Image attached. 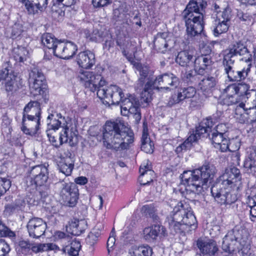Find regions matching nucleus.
<instances>
[{"label": "nucleus", "instance_id": "nucleus-37", "mask_svg": "<svg viewBox=\"0 0 256 256\" xmlns=\"http://www.w3.org/2000/svg\"><path fill=\"white\" fill-rule=\"evenodd\" d=\"M198 138H200V136L199 134H196V129L194 134H190L183 143L180 144L176 148V152L178 154L182 152L183 150L186 151L190 149L192 142H196Z\"/></svg>", "mask_w": 256, "mask_h": 256}, {"label": "nucleus", "instance_id": "nucleus-30", "mask_svg": "<svg viewBox=\"0 0 256 256\" xmlns=\"http://www.w3.org/2000/svg\"><path fill=\"white\" fill-rule=\"evenodd\" d=\"M212 63L208 54H202L195 58L194 62V70L199 74H203L206 69Z\"/></svg>", "mask_w": 256, "mask_h": 256}, {"label": "nucleus", "instance_id": "nucleus-34", "mask_svg": "<svg viewBox=\"0 0 256 256\" xmlns=\"http://www.w3.org/2000/svg\"><path fill=\"white\" fill-rule=\"evenodd\" d=\"M244 168L245 172L248 174H254L256 172V155L252 150L245 158L244 162Z\"/></svg>", "mask_w": 256, "mask_h": 256}, {"label": "nucleus", "instance_id": "nucleus-32", "mask_svg": "<svg viewBox=\"0 0 256 256\" xmlns=\"http://www.w3.org/2000/svg\"><path fill=\"white\" fill-rule=\"evenodd\" d=\"M154 84L159 86L156 82V78H154L152 76H150L146 80V82L142 88L143 90L141 93L142 99L144 102L148 103L150 101V91Z\"/></svg>", "mask_w": 256, "mask_h": 256}, {"label": "nucleus", "instance_id": "nucleus-61", "mask_svg": "<svg viewBox=\"0 0 256 256\" xmlns=\"http://www.w3.org/2000/svg\"><path fill=\"white\" fill-rule=\"evenodd\" d=\"M14 203L18 210H23L26 205V201L21 198L16 199Z\"/></svg>", "mask_w": 256, "mask_h": 256}, {"label": "nucleus", "instance_id": "nucleus-3", "mask_svg": "<svg viewBox=\"0 0 256 256\" xmlns=\"http://www.w3.org/2000/svg\"><path fill=\"white\" fill-rule=\"evenodd\" d=\"M166 222L170 229L176 233L188 234L197 227L196 218L186 202H178L166 216Z\"/></svg>", "mask_w": 256, "mask_h": 256}, {"label": "nucleus", "instance_id": "nucleus-1", "mask_svg": "<svg viewBox=\"0 0 256 256\" xmlns=\"http://www.w3.org/2000/svg\"><path fill=\"white\" fill-rule=\"evenodd\" d=\"M104 146L108 149L116 151L126 150L134 141L133 132L124 123L119 122H107L102 133Z\"/></svg>", "mask_w": 256, "mask_h": 256}, {"label": "nucleus", "instance_id": "nucleus-48", "mask_svg": "<svg viewBox=\"0 0 256 256\" xmlns=\"http://www.w3.org/2000/svg\"><path fill=\"white\" fill-rule=\"evenodd\" d=\"M31 110L35 112V114H41V108L40 103L37 101L30 102L24 108L22 115H27V113Z\"/></svg>", "mask_w": 256, "mask_h": 256}, {"label": "nucleus", "instance_id": "nucleus-4", "mask_svg": "<svg viewBox=\"0 0 256 256\" xmlns=\"http://www.w3.org/2000/svg\"><path fill=\"white\" fill-rule=\"evenodd\" d=\"M207 3L204 0H191L182 12V16L186 26L187 39L192 40L204 29V13Z\"/></svg>", "mask_w": 256, "mask_h": 256}, {"label": "nucleus", "instance_id": "nucleus-49", "mask_svg": "<svg viewBox=\"0 0 256 256\" xmlns=\"http://www.w3.org/2000/svg\"><path fill=\"white\" fill-rule=\"evenodd\" d=\"M132 250L135 256H152V248L148 246H134Z\"/></svg>", "mask_w": 256, "mask_h": 256}, {"label": "nucleus", "instance_id": "nucleus-10", "mask_svg": "<svg viewBox=\"0 0 256 256\" xmlns=\"http://www.w3.org/2000/svg\"><path fill=\"white\" fill-rule=\"evenodd\" d=\"M238 56H243L240 60L246 63L252 62V55L250 54L246 46L240 41L236 42L231 44L224 52L223 61H234Z\"/></svg>", "mask_w": 256, "mask_h": 256}, {"label": "nucleus", "instance_id": "nucleus-12", "mask_svg": "<svg viewBox=\"0 0 256 256\" xmlns=\"http://www.w3.org/2000/svg\"><path fill=\"white\" fill-rule=\"evenodd\" d=\"M56 184L60 186V194L62 199L70 207L74 206L77 203L78 198V190L74 182H66L60 180Z\"/></svg>", "mask_w": 256, "mask_h": 256}, {"label": "nucleus", "instance_id": "nucleus-18", "mask_svg": "<svg viewBox=\"0 0 256 256\" xmlns=\"http://www.w3.org/2000/svg\"><path fill=\"white\" fill-rule=\"evenodd\" d=\"M56 46L54 56L62 59L72 58L78 50V47L74 43L68 40H61Z\"/></svg>", "mask_w": 256, "mask_h": 256}, {"label": "nucleus", "instance_id": "nucleus-16", "mask_svg": "<svg viewBox=\"0 0 256 256\" xmlns=\"http://www.w3.org/2000/svg\"><path fill=\"white\" fill-rule=\"evenodd\" d=\"M241 180L242 176L240 170L233 166L226 168L217 180L232 188L240 183Z\"/></svg>", "mask_w": 256, "mask_h": 256}, {"label": "nucleus", "instance_id": "nucleus-45", "mask_svg": "<svg viewBox=\"0 0 256 256\" xmlns=\"http://www.w3.org/2000/svg\"><path fill=\"white\" fill-rule=\"evenodd\" d=\"M80 248V244L79 242L72 241L70 246L62 248V250L64 254H68L71 256H78Z\"/></svg>", "mask_w": 256, "mask_h": 256}, {"label": "nucleus", "instance_id": "nucleus-23", "mask_svg": "<svg viewBox=\"0 0 256 256\" xmlns=\"http://www.w3.org/2000/svg\"><path fill=\"white\" fill-rule=\"evenodd\" d=\"M156 82L159 86L163 85L164 86L158 88L159 90H166L168 91L170 88L168 86L176 88L180 84L179 78L171 72H166L156 77Z\"/></svg>", "mask_w": 256, "mask_h": 256}, {"label": "nucleus", "instance_id": "nucleus-43", "mask_svg": "<svg viewBox=\"0 0 256 256\" xmlns=\"http://www.w3.org/2000/svg\"><path fill=\"white\" fill-rule=\"evenodd\" d=\"M141 212L146 216L152 218L153 220L159 222L160 218L157 214L156 209L153 204L142 206Z\"/></svg>", "mask_w": 256, "mask_h": 256}, {"label": "nucleus", "instance_id": "nucleus-50", "mask_svg": "<svg viewBox=\"0 0 256 256\" xmlns=\"http://www.w3.org/2000/svg\"><path fill=\"white\" fill-rule=\"evenodd\" d=\"M149 68L146 67H142L140 70V78L137 81L136 84V87L137 88L141 89L143 87L144 82H146V80L151 76L149 75Z\"/></svg>", "mask_w": 256, "mask_h": 256}, {"label": "nucleus", "instance_id": "nucleus-46", "mask_svg": "<svg viewBox=\"0 0 256 256\" xmlns=\"http://www.w3.org/2000/svg\"><path fill=\"white\" fill-rule=\"evenodd\" d=\"M30 82H37L40 83L46 82V78L42 70L34 67L30 72Z\"/></svg>", "mask_w": 256, "mask_h": 256}, {"label": "nucleus", "instance_id": "nucleus-53", "mask_svg": "<svg viewBox=\"0 0 256 256\" xmlns=\"http://www.w3.org/2000/svg\"><path fill=\"white\" fill-rule=\"evenodd\" d=\"M10 251L9 245L0 238V256H5Z\"/></svg>", "mask_w": 256, "mask_h": 256}, {"label": "nucleus", "instance_id": "nucleus-42", "mask_svg": "<svg viewBox=\"0 0 256 256\" xmlns=\"http://www.w3.org/2000/svg\"><path fill=\"white\" fill-rule=\"evenodd\" d=\"M140 176L138 178L141 185L146 186L153 181L154 178V172L152 170H144L140 168Z\"/></svg>", "mask_w": 256, "mask_h": 256}, {"label": "nucleus", "instance_id": "nucleus-44", "mask_svg": "<svg viewBox=\"0 0 256 256\" xmlns=\"http://www.w3.org/2000/svg\"><path fill=\"white\" fill-rule=\"evenodd\" d=\"M228 86L224 90V94H226L224 98L222 99V102L224 104L227 106L232 105L240 102L241 100L236 92L229 94L228 91Z\"/></svg>", "mask_w": 256, "mask_h": 256}, {"label": "nucleus", "instance_id": "nucleus-20", "mask_svg": "<svg viewBox=\"0 0 256 256\" xmlns=\"http://www.w3.org/2000/svg\"><path fill=\"white\" fill-rule=\"evenodd\" d=\"M196 93V88L191 86L187 88H182L174 92L169 98L168 106L172 107L178 104L185 99L192 98Z\"/></svg>", "mask_w": 256, "mask_h": 256}, {"label": "nucleus", "instance_id": "nucleus-24", "mask_svg": "<svg viewBox=\"0 0 256 256\" xmlns=\"http://www.w3.org/2000/svg\"><path fill=\"white\" fill-rule=\"evenodd\" d=\"M23 80L20 76L10 74L7 76L4 84V88L8 96H12L22 87Z\"/></svg>", "mask_w": 256, "mask_h": 256}, {"label": "nucleus", "instance_id": "nucleus-25", "mask_svg": "<svg viewBox=\"0 0 256 256\" xmlns=\"http://www.w3.org/2000/svg\"><path fill=\"white\" fill-rule=\"evenodd\" d=\"M165 234V228L160 224H154L144 230V238L148 242H154L159 235L164 236Z\"/></svg>", "mask_w": 256, "mask_h": 256}, {"label": "nucleus", "instance_id": "nucleus-56", "mask_svg": "<svg viewBox=\"0 0 256 256\" xmlns=\"http://www.w3.org/2000/svg\"><path fill=\"white\" fill-rule=\"evenodd\" d=\"M22 30L21 26L18 24H15L12 28V38L15 39L20 36Z\"/></svg>", "mask_w": 256, "mask_h": 256}, {"label": "nucleus", "instance_id": "nucleus-64", "mask_svg": "<svg viewBox=\"0 0 256 256\" xmlns=\"http://www.w3.org/2000/svg\"><path fill=\"white\" fill-rule=\"evenodd\" d=\"M16 210L14 203L8 204L4 206V212L8 214H11Z\"/></svg>", "mask_w": 256, "mask_h": 256}, {"label": "nucleus", "instance_id": "nucleus-52", "mask_svg": "<svg viewBox=\"0 0 256 256\" xmlns=\"http://www.w3.org/2000/svg\"><path fill=\"white\" fill-rule=\"evenodd\" d=\"M0 235L2 236H8L10 238L16 237V234L14 232L8 228L4 224L0 227Z\"/></svg>", "mask_w": 256, "mask_h": 256}, {"label": "nucleus", "instance_id": "nucleus-40", "mask_svg": "<svg viewBox=\"0 0 256 256\" xmlns=\"http://www.w3.org/2000/svg\"><path fill=\"white\" fill-rule=\"evenodd\" d=\"M193 55L190 52L183 50L178 52L176 62L182 66H187L188 64L192 62Z\"/></svg>", "mask_w": 256, "mask_h": 256}, {"label": "nucleus", "instance_id": "nucleus-35", "mask_svg": "<svg viewBox=\"0 0 256 256\" xmlns=\"http://www.w3.org/2000/svg\"><path fill=\"white\" fill-rule=\"evenodd\" d=\"M60 41L61 40H58L54 36L50 33L44 34L42 36V42L44 46L49 49H52L54 55L56 50V46Z\"/></svg>", "mask_w": 256, "mask_h": 256}, {"label": "nucleus", "instance_id": "nucleus-6", "mask_svg": "<svg viewBox=\"0 0 256 256\" xmlns=\"http://www.w3.org/2000/svg\"><path fill=\"white\" fill-rule=\"evenodd\" d=\"M212 120H217V116L213 114L202 121L199 126L196 127V134L201 137H208L214 144V147L219 148L222 152L229 150L230 140L226 134H223L212 130L214 126Z\"/></svg>", "mask_w": 256, "mask_h": 256}, {"label": "nucleus", "instance_id": "nucleus-29", "mask_svg": "<svg viewBox=\"0 0 256 256\" xmlns=\"http://www.w3.org/2000/svg\"><path fill=\"white\" fill-rule=\"evenodd\" d=\"M217 83L218 80L216 77L208 76L200 80L198 87L204 94L208 95L215 90Z\"/></svg>", "mask_w": 256, "mask_h": 256}, {"label": "nucleus", "instance_id": "nucleus-55", "mask_svg": "<svg viewBox=\"0 0 256 256\" xmlns=\"http://www.w3.org/2000/svg\"><path fill=\"white\" fill-rule=\"evenodd\" d=\"M242 110L247 114L250 115V117L252 118V121H256V107H246L245 106V109L242 108Z\"/></svg>", "mask_w": 256, "mask_h": 256}, {"label": "nucleus", "instance_id": "nucleus-39", "mask_svg": "<svg viewBox=\"0 0 256 256\" xmlns=\"http://www.w3.org/2000/svg\"><path fill=\"white\" fill-rule=\"evenodd\" d=\"M230 22L215 20L212 28L214 36H218L221 34L226 32L228 30Z\"/></svg>", "mask_w": 256, "mask_h": 256}, {"label": "nucleus", "instance_id": "nucleus-51", "mask_svg": "<svg viewBox=\"0 0 256 256\" xmlns=\"http://www.w3.org/2000/svg\"><path fill=\"white\" fill-rule=\"evenodd\" d=\"M232 10L231 8L228 6L223 9L222 11H220L216 16V19L218 20L230 22L232 18Z\"/></svg>", "mask_w": 256, "mask_h": 256}, {"label": "nucleus", "instance_id": "nucleus-9", "mask_svg": "<svg viewBox=\"0 0 256 256\" xmlns=\"http://www.w3.org/2000/svg\"><path fill=\"white\" fill-rule=\"evenodd\" d=\"M30 174L32 181L36 186L40 187V193L42 197L47 196L50 192L48 168L42 165L36 166L32 168Z\"/></svg>", "mask_w": 256, "mask_h": 256}, {"label": "nucleus", "instance_id": "nucleus-14", "mask_svg": "<svg viewBox=\"0 0 256 256\" xmlns=\"http://www.w3.org/2000/svg\"><path fill=\"white\" fill-rule=\"evenodd\" d=\"M242 232V230L235 228L228 232L223 238L222 246V250L228 254L222 256H233L234 252L237 250L240 252L238 240L240 238L239 236L241 235Z\"/></svg>", "mask_w": 256, "mask_h": 256}, {"label": "nucleus", "instance_id": "nucleus-31", "mask_svg": "<svg viewBox=\"0 0 256 256\" xmlns=\"http://www.w3.org/2000/svg\"><path fill=\"white\" fill-rule=\"evenodd\" d=\"M66 158L61 160L58 164L60 172L64 174L66 176H69L71 174L74 169V162L71 158V153L68 152Z\"/></svg>", "mask_w": 256, "mask_h": 256}, {"label": "nucleus", "instance_id": "nucleus-63", "mask_svg": "<svg viewBox=\"0 0 256 256\" xmlns=\"http://www.w3.org/2000/svg\"><path fill=\"white\" fill-rule=\"evenodd\" d=\"M76 0H56V2L66 7L70 6L76 4Z\"/></svg>", "mask_w": 256, "mask_h": 256}, {"label": "nucleus", "instance_id": "nucleus-54", "mask_svg": "<svg viewBox=\"0 0 256 256\" xmlns=\"http://www.w3.org/2000/svg\"><path fill=\"white\" fill-rule=\"evenodd\" d=\"M154 144L152 141L142 142L141 150L146 153L151 154L154 151Z\"/></svg>", "mask_w": 256, "mask_h": 256}, {"label": "nucleus", "instance_id": "nucleus-2", "mask_svg": "<svg viewBox=\"0 0 256 256\" xmlns=\"http://www.w3.org/2000/svg\"><path fill=\"white\" fill-rule=\"evenodd\" d=\"M216 173V167L210 164H206L193 170L184 171L180 177L187 194H199L206 190L208 183L214 178Z\"/></svg>", "mask_w": 256, "mask_h": 256}, {"label": "nucleus", "instance_id": "nucleus-22", "mask_svg": "<svg viewBox=\"0 0 256 256\" xmlns=\"http://www.w3.org/2000/svg\"><path fill=\"white\" fill-rule=\"evenodd\" d=\"M196 246L201 254L212 256L218 250V247L215 240L212 239L199 238L196 241Z\"/></svg>", "mask_w": 256, "mask_h": 256}, {"label": "nucleus", "instance_id": "nucleus-36", "mask_svg": "<svg viewBox=\"0 0 256 256\" xmlns=\"http://www.w3.org/2000/svg\"><path fill=\"white\" fill-rule=\"evenodd\" d=\"M30 56L28 50L25 47L18 46L14 48L12 56L16 62H24Z\"/></svg>", "mask_w": 256, "mask_h": 256}, {"label": "nucleus", "instance_id": "nucleus-11", "mask_svg": "<svg viewBox=\"0 0 256 256\" xmlns=\"http://www.w3.org/2000/svg\"><path fill=\"white\" fill-rule=\"evenodd\" d=\"M58 117L63 120V126L60 132L59 140L60 144L68 143L70 146H74L78 142V131L72 126V120L68 116H62L60 114Z\"/></svg>", "mask_w": 256, "mask_h": 256}, {"label": "nucleus", "instance_id": "nucleus-38", "mask_svg": "<svg viewBox=\"0 0 256 256\" xmlns=\"http://www.w3.org/2000/svg\"><path fill=\"white\" fill-rule=\"evenodd\" d=\"M58 114H56V118H60L58 117ZM60 119V120L56 119L53 114H50L46 119L48 126L46 132H50V130H53L55 132L60 128L62 129V126H63V120L61 118Z\"/></svg>", "mask_w": 256, "mask_h": 256}, {"label": "nucleus", "instance_id": "nucleus-33", "mask_svg": "<svg viewBox=\"0 0 256 256\" xmlns=\"http://www.w3.org/2000/svg\"><path fill=\"white\" fill-rule=\"evenodd\" d=\"M168 34L166 32L158 33L154 41V46L156 50L164 53L167 50L168 44L166 38Z\"/></svg>", "mask_w": 256, "mask_h": 256}, {"label": "nucleus", "instance_id": "nucleus-21", "mask_svg": "<svg viewBox=\"0 0 256 256\" xmlns=\"http://www.w3.org/2000/svg\"><path fill=\"white\" fill-rule=\"evenodd\" d=\"M26 226L30 237L38 238L44 234L46 224L42 218L34 217L29 220Z\"/></svg>", "mask_w": 256, "mask_h": 256}, {"label": "nucleus", "instance_id": "nucleus-7", "mask_svg": "<svg viewBox=\"0 0 256 256\" xmlns=\"http://www.w3.org/2000/svg\"><path fill=\"white\" fill-rule=\"evenodd\" d=\"M78 78L84 82L86 88H88L90 91H97V96L101 100L108 98L110 100L112 93L109 90L112 85L106 86V82L100 74H95L90 71H82L78 75Z\"/></svg>", "mask_w": 256, "mask_h": 256}, {"label": "nucleus", "instance_id": "nucleus-41", "mask_svg": "<svg viewBox=\"0 0 256 256\" xmlns=\"http://www.w3.org/2000/svg\"><path fill=\"white\" fill-rule=\"evenodd\" d=\"M240 236L238 240V245L240 244L241 246L239 250L241 251L242 256H256V250L251 249L249 242L240 238Z\"/></svg>", "mask_w": 256, "mask_h": 256}, {"label": "nucleus", "instance_id": "nucleus-8", "mask_svg": "<svg viewBox=\"0 0 256 256\" xmlns=\"http://www.w3.org/2000/svg\"><path fill=\"white\" fill-rule=\"evenodd\" d=\"M210 191L215 200L221 205L231 204L237 200L232 188L217 180L211 187Z\"/></svg>", "mask_w": 256, "mask_h": 256}, {"label": "nucleus", "instance_id": "nucleus-19", "mask_svg": "<svg viewBox=\"0 0 256 256\" xmlns=\"http://www.w3.org/2000/svg\"><path fill=\"white\" fill-rule=\"evenodd\" d=\"M24 6L28 14L34 16L46 10L48 0H18Z\"/></svg>", "mask_w": 256, "mask_h": 256}, {"label": "nucleus", "instance_id": "nucleus-27", "mask_svg": "<svg viewBox=\"0 0 256 256\" xmlns=\"http://www.w3.org/2000/svg\"><path fill=\"white\" fill-rule=\"evenodd\" d=\"M76 61L80 67L90 68L95 64V55L90 50H85L78 54Z\"/></svg>", "mask_w": 256, "mask_h": 256}, {"label": "nucleus", "instance_id": "nucleus-17", "mask_svg": "<svg viewBox=\"0 0 256 256\" xmlns=\"http://www.w3.org/2000/svg\"><path fill=\"white\" fill-rule=\"evenodd\" d=\"M250 88V86L248 84L245 83H239L238 84H230L228 86L227 90L229 94L234 92L236 94L239 99L241 100V102L238 106L240 108L245 109L246 104L244 102H246V100L252 96L251 90Z\"/></svg>", "mask_w": 256, "mask_h": 256}, {"label": "nucleus", "instance_id": "nucleus-47", "mask_svg": "<svg viewBox=\"0 0 256 256\" xmlns=\"http://www.w3.org/2000/svg\"><path fill=\"white\" fill-rule=\"evenodd\" d=\"M200 75L196 70H190L184 74V80L189 84L198 85L200 81Z\"/></svg>", "mask_w": 256, "mask_h": 256}, {"label": "nucleus", "instance_id": "nucleus-26", "mask_svg": "<svg viewBox=\"0 0 256 256\" xmlns=\"http://www.w3.org/2000/svg\"><path fill=\"white\" fill-rule=\"evenodd\" d=\"M30 82V94L34 96H40L44 102H46L49 99V94L46 82L40 83L36 81Z\"/></svg>", "mask_w": 256, "mask_h": 256}, {"label": "nucleus", "instance_id": "nucleus-58", "mask_svg": "<svg viewBox=\"0 0 256 256\" xmlns=\"http://www.w3.org/2000/svg\"><path fill=\"white\" fill-rule=\"evenodd\" d=\"M248 204L250 208V215L253 217L256 218V201L254 200L248 199Z\"/></svg>", "mask_w": 256, "mask_h": 256}, {"label": "nucleus", "instance_id": "nucleus-5", "mask_svg": "<svg viewBox=\"0 0 256 256\" xmlns=\"http://www.w3.org/2000/svg\"><path fill=\"white\" fill-rule=\"evenodd\" d=\"M112 93L110 98L112 104L120 105L121 112L123 116L132 115L135 123L138 124L142 118L140 104L138 98L134 95L126 94L125 96L123 90L117 86H112L109 90Z\"/></svg>", "mask_w": 256, "mask_h": 256}, {"label": "nucleus", "instance_id": "nucleus-62", "mask_svg": "<svg viewBox=\"0 0 256 256\" xmlns=\"http://www.w3.org/2000/svg\"><path fill=\"white\" fill-rule=\"evenodd\" d=\"M92 4L96 8H100L107 6L110 3V0H92Z\"/></svg>", "mask_w": 256, "mask_h": 256}, {"label": "nucleus", "instance_id": "nucleus-57", "mask_svg": "<svg viewBox=\"0 0 256 256\" xmlns=\"http://www.w3.org/2000/svg\"><path fill=\"white\" fill-rule=\"evenodd\" d=\"M212 130L216 132L222 134H226V132L228 131V128L226 124H220L212 128Z\"/></svg>", "mask_w": 256, "mask_h": 256}, {"label": "nucleus", "instance_id": "nucleus-13", "mask_svg": "<svg viewBox=\"0 0 256 256\" xmlns=\"http://www.w3.org/2000/svg\"><path fill=\"white\" fill-rule=\"evenodd\" d=\"M223 66L225 73L230 82H240L244 80L248 76L252 68V62L247 63L246 68L242 70H236L234 68V62L223 61Z\"/></svg>", "mask_w": 256, "mask_h": 256}, {"label": "nucleus", "instance_id": "nucleus-15", "mask_svg": "<svg viewBox=\"0 0 256 256\" xmlns=\"http://www.w3.org/2000/svg\"><path fill=\"white\" fill-rule=\"evenodd\" d=\"M40 114L22 115V131L25 134L34 136L38 132L40 125Z\"/></svg>", "mask_w": 256, "mask_h": 256}, {"label": "nucleus", "instance_id": "nucleus-28", "mask_svg": "<svg viewBox=\"0 0 256 256\" xmlns=\"http://www.w3.org/2000/svg\"><path fill=\"white\" fill-rule=\"evenodd\" d=\"M87 228V222L85 220L73 219L66 226V230L72 235L78 236L82 234Z\"/></svg>", "mask_w": 256, "mask_h": 256}, {"label": "nucleus", "instance_id": "nucleus-59", "mask_svg": "<svg viewBox=\"0 0 256 256\" xmlns=\"http://www.w3.org/2000/svg\"><path fill=\"white\" fill-rule=\"evenodd\" d=\"M32 250L35 254L46 252L45 244H38L31 246Z\"/></svg>", "mask_w": 256, "mask_h": 256}, {"label": "nucleus", "instance_id": "nucleus-60", "mask_svg": "<svg viewBox=\"0 0 256 256\" xmlns=\"http://www.w3.org/2000/svg\"><path fill=\"white\" fill-rule=\"evenodd\" d=\"M102 34V32H100L98 29H95L91 34L90 40L96 42H99L101 40Z\"/></svg>", "mask_w": 256, "mask_h": 256}]
</instances>
